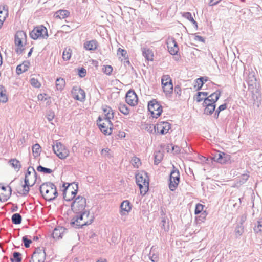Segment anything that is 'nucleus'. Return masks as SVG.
I'll use <instances>...</instances> for the list:
<instances>
[{
  "instance_id": "27",
  "label": "nucleus",
  "mask_w": 262,
  "mask_h": 262,
  "mask_svg": "<svg viewBox=\"0 0 262 262\" xmlns=\"http://www.w3.org/2000/svg\"><path fill=\"white\" fill-rule=\"evenodd\" d=\"M66 82L63 78H57L56 80V87L57 90L61 91L64 88Z\"/></svg>"
},
{
  "instance_id": "19",
  "label": "nucleus",
  "mask_w": 262,
  "mask_h": 262,
  "mask_svg": "<svg viewBox=\"0 0 262 262\" xmlns=\"http://www.w3.org/2000/svg\"><path fill=\"white\" fill-rule=\"evenodd\" d=\"M132 204L128 200H124L120 204V208H121V214L123 215L125 213L123 212H126L128 213L132 209Z\"/></svg>"
},
{
  "instance_id": "29",
  "label": "nucleus",
  "mask_w": 262,
  "mask_h": 262,
  "mask_svg": "<svg viewBox=\"0 0 262 262\" xmlns=\"http://www.w3.org/2000/svg\"><path fill=\"white\" fill-rule=\"evenodd\" d=\"M11 220L14 224H20L22 221V217L19 213H16L12 215Z\"/></svg>"
},
{
  "instance_id": "7",
  "label": "nucleus",
  "mask_w": 262,
  "mask_h": 262,
  "mask_svg": "<svg viewBox=\"0 0 262 262\" xmlns=\"http://www.w3.org/2000/svg\"><path fill=\"white\" fill-rule=\"evenodd\" d=\"M30 36L34 40L47 39L48 37L47 29L42 25L36 26L30 32Z\"/></svg>"
},
{
  "instance_id": "46",
  "label": "nucleus",
  "mask_w": 262,
  "mask_h": 262,
  "mask_svg": "<svg viewBox=\"0 0 262 262\" xmlns=\"http://www.w3.org/2000/svg\"><path fill=\"white\" fill-rule=\"evenodd\" d=\"M244 232V225H237L235 229V233L236 237L240 236L242 235Z\"/></svg>"
},
{
  "instance_id": "47",
  "label": "nucleus",
  "mask_w": 262,
  "mask_h": 262,
  "mask_svg": "<svg viewBox=\"0 0 262 262\" xmlns=\"http://www.w3.org/2000/svg\"><path fill=\"white\" fill-rule=\"evenodd\" d=\"M200 214V215L196 217L198 223H201L202 222H204L207 216V213L206 211H203Z\"/></svg>"
},
{
  "instance_id": "63",
  "label": "nucleus",
  "mask_w": 262,
  "mask_h": 262,
  "mask_svg": "<svg viewBox=\"0 0 262 262\" xmlns=\"http://www.w3.org/2000/svg\"><path fill=\"white\" fill-rule=\"evenodd\" d=\"M205 97H203L202 95H199V94H196V97L195 98V100L198 102H200L202 101H204V99Z\"/></svg>"
},
{
  "instance_id": "23",
  "label": "nucleus",
  "mask_w": 262,
  "mask_h": 262,
  "mask_svg": "<svg viewBox=\"0 0 262 262\" xmlns=\"http://www.w3.org/2000/svg\"><path fill=\"white\" fill-rule=\"evenodd\" d=\"M247 82L249 86L253 88L256 85V78L253 72H250L247 79Z\"/></svg>"
},
{
  "instance_id": "1",
  "label": "nucleus",
  "mask_w": 262,
  "mask_h": 262,
  "mask_svg": "<svg viewBox=\"0 0 262 262\" xmlns=\"http://www.w3.org/2000/svg\"><path fill=\"white\" fill-rule=\"evenodd\" d=\"M39 190L43 198L49 202L54 200L58 196L56 186L50 182H45L41 185Z\"/></svg>"
},
{
  "instance_id": "9",
  "label": "nucleus",
  "mask_w": 262,
  "mask_h": 262,
  "mask_svg": "<svg viewBox=\"0 0 262 262\" xmlns=\"http://www.w3.org/2000/svg\"><path fill=\"white\" fill-rule=\"evenodd\" d=\"M148 109L151 116L156 118L160 116L163 111L162 106L156 99H152L148 102Z\"/></svg>"
},
{
  "instance_id": "35",
  "label": "nucleus",
  "mask_w": 262,
  "mask_h": 262,
  "mask_svg": "<svg viewBox=\"0 0 262 262\" xmlns=\"http://www.w3.org/2000/svg\"><path fill=\"white\" fill-rule=\"evenodd\" d=\"M28 66L27 64H19L16 67V73L18 75L27 71L28 70Z\"/></svg>"
},
{
  "instance_id": "58",
  "label": "nucleus",
  "mask_w": 262,
  "mask_h": 262,
  "mask_svg": "<svg viewBox=\"0 0 262 262\" xmlns=\"http://www.w3.org/2000/svg\"><path fill=\"white\" fill-rule=\"evenodd\" d=\"M212 101H213V98L210 99V98H208L207 97H205L202 104H207L208 103H210L211 105L215 104L216 102H213Z\"/></svg>"
},
{
  "instance_id": "17",
  "label": "nucleus",
  "mask_w": 262,
  "mask_h": 262,
  "mask_svg": "<svg viewBox=\"0 0 262 262\" xmlns=\"http://www.w3.org/2000/svg\"><path fill=\"white\" fill-rule=\"evenodd\" d=\"M228 156V155L226 156L225 153L220 152L217 155L214 156L213 158L211 157L210 159H213L214 161L221 164H225L229 159Z\"/></svg>"
},
{
  "instance_id": "33",
  "label": "nucleus",
  "mask_w": 262,
  "mask_h": 262,
  "mask_svg": "<svg viewBox=\"0 0 262 262\" xmlns=\"http://www.w3.org/2000/svg\"><path fill=\"white\" fill-rule=\"evenodd\" d=\"M103 111L104 116H111L112 119L114 118V112L111 107L106 105L103 107Z\"/></svg>"
},
{
  "instance_id": "18",
  "label": "nucleus",
  "mask_w": 262,
  "mask_h": 262,
  "mask_svg": "<svg viewBox=\"0 0 262 262\" xmlns=\"http://www.w3.org/2000/svg\"><path fill=\"white\" fill-rule=\"evenodd\" d=\"M142 55L147 61H153L154 60V53L149 48L144 47L141 48Z\"/></svg>"
},
{
  "instance_id": "48",
  "label": "nucleus",
  "mask_w": 262,
  "mask_h": 262,
  "mask_svg": "<svg viewBox=\"0 0 262 262\" xmlns=\"http://www.w3.org/2000/svg\"><path fill=\"white\" fill-rule=\"evenodd\" d=\"M104 122L102 123H105L107 124L110 125L109 128L110 130H112L113 129V123L111 121V119H112L111 116H104L102 117Z\"/></svg>"
},
{
  "instance_id": "42",
  "label": "nucleus",
  "mask_w": 262,
  "mask_h": 262,
  "mask_svg": "<svg viewBox=\"0 0 262 262\" xmlns=\"http://www.w3.org/2000/svg\"><path fill=\"white\" fill-rule=\"evenodd\" d=\"M203 79L204 78L199 77L195 80V84L194 85V87L196 88V90H200L202 89L204 84L203 81Z\"/></svg>"
},
{
  "instance_id": "12",
  "label": "nucleus",
  "mask_w": 262,
  "mask_h": 262,
  "mask_svg": "<svg viewBox=\"0 0 262 262\" xmlns=\"http://www.w3.org/2000/svg\"><path fill=\"white\" fill-rule=\"evenodd\" d=\"M126 102L130 106H134L137 104L138 97L133 90H129L126 94Z\"/></svg>"
},
{
  "instance_id": "52",
  "label": "nucleus",
  "mask_w": 262,
  "mask_h": 262,
  "mask_svg": "<svg viewBox=\"0 0 262 262\" xmlns=\"http://www.w3.org/2000/svg\"><path fill=\"white\" fill-rule=\"evenodd\" d=\"M103 71L106 75H110L112 72L113 68L111 66L107 65L104 66V68L103 69Z\"/></svg>"
},
{
  "instance_id": "34",
  "label": "nucleus",
  "mask_w": 262,
  "mask_h": 262,
  "mask_svg": "<svg viewBox=\"0 0 262 262\" xmlns=\"http://www.w3.org/2000/svg\"><path fill=\"white\" fill-rule=\"evenodd\" d=\"M161 82L162 86H164L165 85L168 84L169 83H172V80L170 76L168 75H165L162 77Z\"/></svg>"
},
{
  "instance_id": "37",
  "label": "nucleus",
  "mask_w": 262,
  "mask_h": 262,
  "mask_svg": "<svg viewBox=\"0 0 262 262\" xmlns=\"http://www.w3.org/2000/svg\"><path fill=\"white\" fill-rule=\"evenodd\" d=\"M221 96V92L219 90H216L215 92L209 95L207 97L211 99L213 98V102H216Z\"/></svg>"
},
{
  "instance_id": "26",
  "label": "nucleus",
  "mask_w": 262,
  "mask_h": 262,
  "mask_svg": "<svg viewBox=\"0 0 262 262\" xmlns=\"http://www.w3.org/2000/svg\"><path fill=\"white\" fill-rule=\"evenodd\" d=\"M9 163L16 171H18L21 167L20 161L16 159H11L9 160Z\"/></svg>"
},
{
  "instance_id": "54",
  "label": "nucleus",
  "mask_w": 262,
  "mask_h": 262,
  "mask_svg": "<svg viewBox=\"0 0 262 262\" xmlns=\"http://www.w3.org/2000/svg\"><path fill=\"white\" fill-rule=\"evenodd\" d=\"M132 164L135 167H138L141 165L140 160L139 158L134 157L132 160Z\"/></svg>"
},
{
  "instance_id": "8",
  "label": "nucleus",
  "mask_w": 262,
  "mask_h": 262,
  "mask_svg": "<svg viewBox=\"0 0 262 262\" xmlns=\"http://www.w3.org/2000/svg\"><path fill=\"white\" fill-rule=\"evenodd\" d=\"M54 152L61 159H66L69 155V150L61 143L56 141V144L52 145Z\"/></svg>"
},
{
  "instance_id": "20",
  "label": "nucleus",
  "mask_w": 262,
  "mask_h": 262,
  "mask_svg": "<svg viewBox=\"0 0 262 262\" xmlns=\"http://www.w3.org/2000/svg\"><path fill=\"white\" fill-rule=\"evenodd\" d=\"M98 43L96 40L86 41L84 43V48L88 51H94L97 49Z\"/></svg>"
},
{
  "instance_id": "40",
  "label": "nucleus",
  "mask_w": 262,
  "mask_h": 262,
  "mask_svg": "<svg viewBox=\"0 0 262 262\" xmlns=\"http://www.w3.org/2000/svg\"><path fill=\"white\" fill-rule=\"evenodd\" d=\"M36 169L38 172H40L45 174H50L53 171L51 169L43 167L41 165L38 166Z\"/></svg>"
},
{
  "instance_id": "44",
  "label": "nucleus",
  "mask_w": 262,
  "mask_h": 262,
  "mask_svg": "<svg viewBox=\"0 0 262 262\" xmlns=\"http://www.w3.org/2000/svg\"><path fill=\"white\" fill-rule=\"evenodd\" d=\"M254 231L256 233L262 232V218L260 221L257 222V223L254 228Z\"/></svg>"
},
{
  "instance_id": "64",
  "label": "nucleus",
  "mask_w": 262,
  "mask_h": 262,
  "mask_svg": "<svg viewBox=\"0 0 262 262\" xmlns=\"http://www.w3.org/2000/svg\"><path fill=\"white\" fill-rule=\"evenodd\" d=\"M221 0H210L209 2V5L213 6L217 5Z\"/></svg>"
},
{
  "instance_id": "13",
  "label": "nucleus",
  "mask_w": 262,
  "mask_h": 262,
  "mask_svg": "<svg viewBox=\"0 0 262 262\" xmlns=\"http://www.w3.org/2000/svg\"><path fill=\"white\" fill-rule=\"evenodd\" d=\"M22 36H26V34L23 32H17L15 35V45L17 47L15 52L18 54H21L24 50L23 48V45L21 38L20 37Z\"/></svg>"
},
{
  "instance_id": "59",
  "label": "nucleus",
  "mask_w": 262,
  "mask_h": 262,
  "mask_svg": "<svg viewBox=\"0 0 262 262\" xmlns=\"http://www.w3.org/2000/svg\"><path fill=\"white\" fill-rule=\"evenodd\" d=\"M118 55H121L122 57H125L127 55V52L126 50L119 48L117 51Z\"/></svg>"
},
{
  "instance_id": "11",
  "label": "nucleus",
  "mask_w": 262,
  "mask_h": 262,
  "mask_svg": "<svg viewBox=\"0 0 262 262\" xmlns=\"http://www.w3.org/2000/svg\"><path fill=\"white\" fill-rule=\"evenodd\" d=\"M170 128L171 124L166 121L159 122L154 126V132L161 135L166 134Z\"/></svg>"
},
{
  "instance_id": "50",
  "label": "nucleus",
  "mask_w": 262,
  "mask_h": 262,
  "mask_svg": "<svg viewBox=\"0 0 262 262\" xmlns=\"http://www.w3.org/2000/svg\"><path fill=\"white\" fill-rule=\"evenodd\" d=\"M22 241L26 248H29L30 244L32 243V240L28 238V236L26 235L22 237Z\"/></svg>"
},
{
  "instance_id": "3",
  "label": "nucleus",
  "mask_w": 262,
  "mask_h": 262,
  "mask_svg": "<svg viewBox=\"0 0 262 262\" xmlns=\"http://www.w3.org/2000/svg\"><path fill=\"white\" fill-rule=\"evenodd\" d=\"M136 181L137 185L139 186L141 193L144 191L145 194L148 190L149 188V178L146 172H142L136 174Z\"/></svg>"
},
{
  "instance_id": "51",
  "label": "nucleus",
  "mask_w": 262,
  "mask_h": 262,
  "mask_svg": "<svg viewBox=\"0 0 262 262\" xmlns=\"http://www.w3.org/2000/svg\"><path fill=\"white\" fill-rule=\"evenodd\" d=\"M204 206L201 204L198 203L195 206L194 210L195 214H199L203 212Z\"/></svg>"
},
{
  "instance_id": "31",
  "label": "nucleus",
  "mask_w": 262,
  "mask_h": 262,
  "mask_svg": "<svg viewBox=\"0 0 262 262\" xmlns=\"http://www.w3.org/2000/svg\"><path fill=\"white\" fill-rule=\"evenodd\" d=\"M21 254L16 251L13 253V257L10 258L11 262H21Z\"/></svg>"
},
{
  "instance_id": "24",
  "label": "nucleus",
  "mask_w": 262,
  "mask_h": 262,
  "mask_svg": "<svg viewBox=\"0 0 262 262\" xmlns=\"http://www.w3.org/2000/svg\"><path fill=\"white\" fill-rule=\"evenodd\" d=\"M203 107H205L204 113L207 115H211L215 112L216 104L211 105L210 103L207 104H202Z\"/></svg>"
},
{
  "instance_id": "4",
  "label": "nucleus",
  "mask_w": 262,
  "mask_h": 262,
  "mask_svg": "<svg viewBox=\"0 0 262 262\" xmlns=\"http://www.w3.org/2000/svg\"><path fill=\"white\" fill-rule=\"evenodd\" d=\"M86 199L83 196L78 195L71 204V209L74 213H80L86 211Z\"/></svg>"
},
{
  "instance_id": "14",
  "label": "nucleus",
  "mask_w": 262,
  "mask_h": 262,
  "mask_svg": "<svg viewBox=\"0 0 262 262\" xmlns=\"http://www.w3.org/2000/svg\"><path fill=\"white\" fill-rule=\"evenodd\" d=\"M72 93L73 95L74 98L81 102H83L85 99V93L83 90L80 88L73 87L72 89Z\"/></svg>"
},
{
  "instance_id": "53",
  "label": "nucleus",
  "mask_w": 262,
  "mask_h": 262,
  "mask_svg": "<svg viewBox=\"0 0 262 262\" xmlns=\"http://www.w3.org/2000/svg\"><path fill=\"white\" fill-rule=\"evenodd\" d=\"M32 171H33L34 173V176L35 177H36V175H37V173L35 171L34 168L32 167V166H29L28 169H27V172L25 174V178H28V176L30 175L31 172H32Z\"/></svg>"
},
{
  "instance_id": "39",
  "label": "nucleus",
  "mask_w": 262,
  "mask_h": 262,
  "mask_svg": "<svg viewBox=\"0 0 262 262\" xmlns=\"http://www.w3.org/2000/svg\"><path fill=\"white\" fill-rule=\"evenodd\" d=\"M163 92L166 94H170L172 93L173 90V84H168L167 85H165L164 86H162Z\"/></svg>"
},
{
  "instance_id": "2",
  "label": "nucleus",
  "mask_w": 262,
  "mask_h": 262,
  "mask_svg": "<svg viewBox=\"0 0 262 262\" xmlns=\"http://www.w3.org/2000/svg\"><path fill=\"white\" fill-rule=\"evenodd\" d=\"M74 213L76 215L71 219L70 224L72 227L76 228L79 229L84 226L89 225L91 224L93 221V217L92 216H91V218L89 220L85 221L89 216L90 212L89 211Z\"/></svg>"
},
{
  "instance_id": "25",
  "label": "nucleus",
  "mask_w": 262,
  "mask_h": 262,
  "mask_svg": "<svg viewBox=\"0 0 262 262\" xmlns=\"http://www.w3.org/2000/svg\"><path fill=\"white\" fill-rule=\"evenodd\" d=\"M34 183H35V182H34L33 184H32V185H30L29 183V179L25 178L24 184L23 185V192L22 194L23 195H26L29 191V187L32 186Z\"/></svg>"
},
{
  "instance_id": "61",
  "label": "nucleus",
  "mask_w": 262,
  "mask_h": 262,
  "mask_svg": "<svg viewBox=\"0 0 262 262\" xmlns=\"http://www.w3.org/2000/svg\"><path fill=\"white\" fill-rule=\"evenodd\" d=\"M174 92L176 94L180 96L181 94V89L180 85H177L174 86Z\"/></svg>"
},
{
  "instance_id": "21",
  "label": "nucleus",
  "mask_w": 262,
  "mask_h": 262,
  "mask_svg": "<svg viewBox=\"0 0 262 262\" xmlns=\"http://www.w3.org/2000/svg\"><path fill=\"white\" fill-rule=\"evenodd\" d=\"M66 229L63 227L55 228L52 233V237L56 239H59L62 237Z\"/></svg>"
},
{
  "instance_id": "22",
  "label": "nucleus",
  "mask_w": 262,
  "mask_h": 262,
  "mask_svg": "<svg viewBox=\"0 0 262 262\" xmlns=\"http://www.w3.org/2000/svg\"><path fill=\"white\" fill-rule=\"evenodd\" d=\"M157 248L155 246H152L149 253V258L152 262H157L159 260V254L157 251Z\"/></svg>"
},
{
  "instance_id": "36",
  "label": "nucleus",
  "mask_w": 262,
  "mask_h": 262,
  "mask_svg": "<svg viewBox=\"0 0 262 262\" xmlns=\"http://www.w3.org/2000/svg\"><path fill=\"white\" fill-rule=\"evenodd\" d=\"M118 108L121 113L124 115H127L129 113V110L127 105L125 104L120 103Z\"/></svg>"
},
{
  "instance_id": "38",
  "label": "nucleus",
  "mask_w": 262,
  "mask_h": 262,
  "mask_svg": "<svg viewBox=\"0 0 262 262\" xmlns=\"http://www.w3.org/2000/svg\"><path fill=\"white\" fill-rule=\"evenodd\" d=\"M226 108H227V104L226 103H224V104H223L220 105L216 110L215 109L214 117L216 119L218 118L220 113L221 111L225 110Z\"/></svg>"
},
{
  "instance_id": "5",
  "label": "nucleus",
  "mask_w": 262,
  "mask_h": 262,
  "mask_svg": "<svg viewBox=\"0 0 262 262\" xmlns=\"http://www.w3.org/2000/svg\"><path fill=\"white\" fill-rule=\"evenodd\" d=\"M78 191V184H68L66 188L63 190V197L65 201L70 202L76 196Z\"/></svg>"
},
{
  "instance_id": "28",
  "label": "nucleus",
  "mask_w": 262,
  "mask_h": 262,
  "mask_svg": "<svg viewBox=\"0 0 262 262\" xmlns=\"http://www.w3.org/2000/svg\"><path fill=\"white\" fill-rule=\"evenodd\" d=\"M12 189L11 187H9V189L8 191L5 193H1L0 194V201L2 202H4L7 201L11 195Z\"/></svg>"
},
{
  "instance_id": "60",
  "label": "nucleus",
  "mask_w": 262,
  "mask_h": 262,
  "mask_svg": "<svg viewBox=\"0 0 262 262\" xmlns=\"http://www.w3.org/2000/svg\"><path fill=\"white\" fill-rule=\"evenodd\" d=\"M193 35H194V40L195 41L202 42H205V39L203 37H202L201 36L197 35L196 34H193Z\"/></svg>"
},
{
  "instance_id": "32",
  "label": "nucleus",
  "mask_w": 262,
  "mask_h": 262,
  "mask_svg": "<svg viewBox=\"0 0 262 262\" xmlns=\"http://www.w3.org/2000/svg\"><path fill=\"white\" fill-rule=\"evenodd\" d=\"M161 228L165 231H168L169 229V220L166 217H163L161 223Z\"/></svg>"
},
{
  "instance_id": "10",
  "label": "nucleus",
  "mask_w": 262,
  "mask_h": 262,
  "mask_svg": "<svg viewBox=\"0 0 262 262\" xmlns=\"http://www.w3.org/2000/svg\"><path fill=\"white\" fill-rule=\"evenodd\" d=\"M46 252L43 248L38 247L33 252L30 262H44Z\"/></svg>"
},
{
  "instance_id": "41",
  "label": "nucleus",
  "mask_w": 262,
  "mask_h": 262,
  "mask_svg": "<svg viewBox=\"0 0 262 262\" xmlns=\"http://www.w3.org/2000/svg\"><path fill=\"white\" fill-rule=\"evenodd\" d=\"M154 163L155 165H158L162 160V154L160 152H156L154 154Z\"/></svg>"
},
{
  "instance_id": "49",
  "label": "nucleus",
  "mask_w": 262,
  "mask_h": 262,
  "mask_svg": "<svg viewBox=\"0 0 262 262\" xmlns=\"http://www.w3.org/2000/svg\"><path fill=\"white\" fill-rule=\"evenodd\" d=\"M30 83L31 85L35 88H39L41 86V84L39 81L35 78H32L30 79Z\"/></svg>"
},
{
  "instance_id": "43",
  "label": "nucleus",
  "mask_w": 262,
  "mask_h": 262,
  "mask_svg": "<svg viewBox=\"0 0 262 262\" xmlns=\"http://www.w3.org/2000/svg\"><path fill=\"white\" fill-rule=\"evenodd\" d=\"M32 151L35 157L39 155L41 152V147L39 144L36 143L33 145L32 146Z\"/></svg>"
},
{
  "instance_id": "62",
  "label": "nucleus",
  "mask_w": 262,
  "mask_h": 262,
  "mask_svg": "<svg viewBox=\"0 0 262 262\" xmlns=\"http://www.w3.org/2000/svg\"><path fill=\"white\" fill-rule=\"evenodd\" d=\"M246 220V216L245 215H243L240 217L239 223L237 224L238 225H243L244 223Z\"/></svg>"
},
{
  "instance_id": "55",
  "label": "nucleus",
  "mask_w": 262,
  "mask_h": 262,
  "mask_svg": "<svg viewBox=\"0 0 262 262\" xmlns=\"http://www.w3.org/2000/svg\"><path fill=\"white\" fill-rule=\"evenodd\" d=\"M182 16L184 17L185 18L189 20L190 21H192L193 18L192 17V15L191 13L190 12H184L182 14Z\"/></svg>"
},
{
  "instance_id": "56",
  "label": "nucleus",
  "mask_w": 262,
  "mask_h": 262,
  "mask_svg": "<svg viewBox=\"0 0 262 262\" xmlns=\"http://www.w3.org/2000/svg\"><path fill=\"white\" fill-rule=\"evenodd\" d=\"M86 71L83 68H81L78 69V75L80 77L83 78L86 75Z\"/></svg>"
},
{
  "instance_id": "57",
  "label": "nucleus",
  "mask_w": 262,
  "mask_h": 262,
  "mask_svg": "<svg viewBox=\"0 0 262 262\" xmlns=\"http://www.w3.org/2000/svg\"><path fill=\"white\" fill-rule=\"evenodd\" d=\"M171 151L174 152L175 154H178L180 152L181 149L180 147L178 145H173L171 144Z\"/></svg>"
},
{
  "instance_id": "6",
  "label": "nucleus",
  "mask_w": 262,
  "mask_h": 262,
  "mask_svg": "<svg viewBox=\"0 0 262 262\" xmlns=\"http://www.w3.org/2000/svg\"><path fill=\"white\" fill-rule=\"evenodd\" d=\"M180 179L179 170L173 165V168L169 176L168 184L169 188L171 191H174L176 189L180 182Z\"/></svg>"
},
{
  "instance_id": "15",
  "label": "nucleus",
  "mask_w": 262,
  "mask_h": 262,
  "mask_svg": "<svg viewBox=\"0 0 262 262\" xmlns=\"http://www.w3.org/2000/svg\"><path fill=\"white\" fill-rule=\"evenodd\" d=\"M103 119L100 116H99L97 120V124L99 127L100 130L105 135H109L111 134L112 130L109 128L110 125L105 123H102Z\"/></svg>"
},
{
  "instance_id": "16",
  "label": "nucleus",
  "mask_w": 262,
  "mask_h": 262,
  "mask_svg": "<svg viewBox=\"0 0 262 262\" xmlns=\"http://www.w3.org/2000/svg\"><path fill=\"white\" fill-rule=\"evenodd\" d=\"M167 48L168 52L172 55H177L179 51L178 43L174 38H171L168 40Z\"/></svg>"
},
{
  "instance_id": "30",
  "label": "nucleus",
  "mask_w": 262,
  "mask_h": 262,
  "mask_svg": "<svg viewBox=\"0 0 262 262\" xmlns=\"http://www.w3.org/2000/svg\"><path fill=\"white\" fill-rule=\"evenodd\" d=\"M56 14V17L63 19L69 15L70 12L67 10H59L57 11Z\"/></svg>"
},
{
  "instance_id": "45",
  "label": "nucleus",
  "mask_w": 262,
  "mask_h": 262,
  "mask_svg": "<svg viewBox=\"0 0 262 262\" xmlns=\"http://www.w3.org/2000/svg\"><path fill=\"white\" fill-rule=\"evenodd\" d=\"M71 56V52L70 49H65L63 52L62 58L65 61L69 60Z\"/></svg>"
}]
</instances>
